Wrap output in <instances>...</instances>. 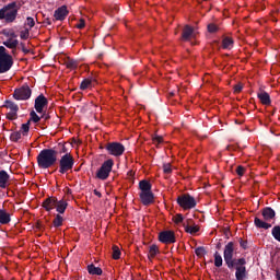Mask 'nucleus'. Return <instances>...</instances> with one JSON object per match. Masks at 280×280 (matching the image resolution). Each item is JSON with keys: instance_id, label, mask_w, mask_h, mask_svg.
<instances>
[{"instance_id": "f8f14e48", "label": "nucleus", "mask_w": 280, "mask_h": 280, "mask_svg": "<svg viewBox=\"0 0 280 280\" xmlns=\"http://www.w3.org/2000/svg\"><path fill=\"white\" fill-rule=\"evenodd\" d=\"M4 108L9 109V113L7 114V117L11 120L16 119L18 113H19V105L12 101H5Z\"/></svg>"}, {"instance_id": "f3484780", "label": "nucleus", "mask_w": 280, "mask_h": 280, "mask_svg": "<svg viewBox=\"0 0 280 280\" xmlns=\"http://www.w3.org/2000/svg\"><path fill=\"white\" fill-rule=\"evenodd\" d=\"M196 31H194V27L186 25L182 33V40H191V38H195Z\"/></svg>"}, {"instance_id": "c756f323", "label": "nucleus", "mask_w": 280, "mask_h": 280, "mask_svg": "<svg viewBox=\"0 0 280 280\" xmlns=\"http://www.w3.org/2000/svg\"><path fill=\"white\" fill-rule=\"evenodd\" d=\"M271 235H272V237H275V240H277V242H280V226L279 225L273 226V229L271 231Z\"/></svg>"}, {"instance_id": "412c9836", "label": "nucleus", "mask_w": 280, "mask_h": 280, "mask_svg": "<svg viewBox=\"0 0 280 280\" xmlns=\"http://www.w3.org/2000/svg\"><path fill=\"white\" fill-rule=\"evenodd\" d=\"M67 207H69V203L67 202V200L61 199V200H57L55 209L59 213H65V211H67Z\"/></svg>"}, {"instance_id": "4c0bfd02", "label": "nucleus", "mask_w": 280, "mask_h": 280, "mask_svg": "<svg viewBox=\"0 0 280 280\" xmlns=\"http://www.w3.org/2000/svg\"><path fill=\"white\" fill-rule=\"evenodd\" d=\"M31 121H34V124H38V121H40V117L36 115V112H31Z\"/></svg>"}, {"instance_id": "7c9ffc66", "label": "nucleus", "mask_w": 280, "mask_h": 280, "mask_svg": "<svg viewBox=\"0 0 280 280\" xmlns=\"http://www.w3.org/2000/svg\"><path fill=\"white\" fill-rule=\"evenodd\" d=\"M20 132L23 135V137H26V135L30 132V121L22 124Z\"/></svg>"}, {"instance_id": "393cba45", "label": "nucleus", "mask_w": 280, "mask_h": 280, "mask_svg": "<svg viewBox=\"0 0 280 280\" xmlns=\"http://www.w3.org/2000/svg\"><path fill=\"white\" fill-rule=\"evenodd\" d=\"M88 272L89 275H96L97 277H100L102 275V268L95 267V265H89Z\"/></svg>"}, {"instance_id": "bb28decb", "label": "nucleus", "mask_w": 280, "mask_h": 280, "mask_svg": "<svg viewBox=\"0 0 280 280\" xmlns=\"http://www.w3.org/2000/svg\"><path fill=\"white\" fill-rule=\"evenodd\" d=\"M222 264H223L222 255H220V253L215 252L214 253V266L217 268H222Z\"/></svg>"}, {"instance_id": "49530a36", "label": "nucleus", "mask_w": 280, "mask_h": 280, "mask_svg": "<svg viewBox=\"0 0 280 280\" xmlns=\"http://www.w3.org/2000/svg\"><path fill=\"white\" fill-rule=\"evenodd\" d=\"M84 25H85L84 20H80V22L77 24V27L79 30H82V28H84Z\"/></svg>"}, {"instance_id": "473e14b6", "label": "nucleus", "mask_w": 280, "mask_h": 280, "mask_svg": "<svg viewBox=\"0 0 280 280\" xmlns=\"http://www.w3.org/2000/svg\"><path fill=\"white\" fill-rule=\"evenodd\" d=\"M2 34L8 38H16V33H14L12 30H3Z\"/></svg>"}, {"instance_id": "f03ea898", "label": "nucleus", "mask_w": 280, "mask_h": 280, "mask_svg": "<svg viewBox=\"0 0 280 280\" xmlns=\"http://www.w3.org/2000/svg\"><path fill=\"white\" fill-rule=\"evenodd\" d=\"M58 161V151L54 149H44L37 155V164L40 170H49L52 165H56Z\"/></svg>"}, {"instance_id": "1a4fd4ad", "label": "nucleus", "mask_w": 280, "mask_h": 280, "mask_svg": "<svg viewBox=\"0 0 280 280\" xmlns=\"http://www.w3.org/2000/svg\"><path fill=\"white\" fill-rule=\"evenodd\" d=\"M177 205H179V207H182L184 211H189L191 209H195L197 202H196V198L186 194L177 198Z\"/></svg>"}, {"instance_id": "79ce46f5", "label": "nucleus", "mask_w": 280, "mask_h": 280, "mask_svg": "<svg viewBox=\"0 0 280 280\" xmlns=\"http://www.w3.org/2000/svg\"><path fill=\"white\" fill-rule=\"evenodd\" d=\"M195 253L198 257H201V255H205V247L196 248Z\"/></svg>"}, {"instance_id": "8fccbe9b", "label": "nucleus", "mask_w": 280, "mask_h": 280, "mask_svg": "<svg viewBox=\"0 0 280 280\" xmlns=\"http://www.w3.org/2000/svg\"><path fill=\"white\" fill-rule=\"evenodd\" d=\"M94 194H95V196H98V198L102 197V192H100V191H97V190H94Z\"/></svg>"}, {"instance_id": "3c124183", "label": "nucleus", "mask_w": 280, "mask_h": 280, "mask_svg": "<svg viewBox=\"0 0 280 280\" xmlns=\"http://www.w3.org/2000/svg\"><path fill=\"white\" fill-rule=\"evenodd\" d=\"M278 280H280V273H279V276H278Z\"/></svg>"}, {"instance_id": "a19ab883", "label": "nucleus", "mask_w": 280, "mask_h": 280, "mask_svg": "<svg viewBox=\"0 0 280 280\" xmlns=\"http://www.w3.org/2000/svg\"><path fill=\"white\" fill-rule=\"evenodd\" d=\"M153 143H156L158 145H159V143H163V137L154 136L153 137Z\"/></svg>"}, {"instance_id": "f257e3e1", "label": "nucleus", "mask_w": 280, "mask_h": 280, "mask_svg": "<svg viewBox=\"0 0 280 280\" xmlns=\"http://www.w3.org/2000/svg\"><path fill=\"white\" fill-rule=\"evenodd\" d=\"M235 254V244L229 242L223 252V259L230 270L235 268V279L246 280L248 279V271L246 270V258H233Z\"/></svg>"}, {"instance_id": "de8ad7c7", "label": "nucleus", "mask_w": 280, "mask_h": 280, "mask_svg": "<svg viewBox=\"0 0 280 280\" xmlns=\"http://www.w3.org/2000/svg\"><path fill=\"white\" fill-rule=\"evenodd\" d=\"M21 45H22V51L24 54H30V49H27L24 44H21Z\"/></svg>"}, {"instance_id": "ddd939ff", "label": "nucleus", "mask_w": 280, "mask_h": 280, "mask_svg": "<svg viewBox=\"0 0 280 280\" xmlns=\"http://www.w3.org/2000/svg\"><path fill=\"white\" fill-rule=\"evenodd\" d=\"M159 241L162 244H174L176 242V235L174 231H163L159 234Z\"/></svg>"}, {"instance_id": "dca6fc26", "label": "nucleus", "mask_w": 280, "mask_h": 280, "mask_svg": "<svg viewBox=\"0 0 280 280\" xmlns=\"http://www.w3.org/2000/svg\"><path fill=\"white\" fill-rule=\"evenodd\" d=\"M68 14L69 10L67 9V5H62L55 11L54 18L56 21H65Z\"/></svg>"}, {"instance_id": "0eeeda50", "label": "nucleus", "mask_w": 280, "mask_h": 280, "mask_svg": "<svg viewBox=\"0 0 280 280\" xmlns=\"http://www.w3.org/2000/svg\"><path fill=\"white\" fill-rule=\"evenodd\" d=\"M73 165H75V160H73V155L71 153H66L59 160V174H67L73 170Z\"/></svg>"}, {"instance_id": "5701e85b", "label": "nucleus", "mask_w": 280, "mask_h": 280, "mask_svg": "<svg viewBox=\"0 0 280 280\" xmlns=\"http://www.w3.org/2000/svg\"><path fill=\"white\" fill-rule=\"evenodd\" d=\"M10 213L5 212V210H0V224H10Z\"/></svg>"}, {"instance_id": "2f4dec72", "label": "nucleus", "mask_w": 280, "mask_h": 280, "mask_svg": "<svg viewBox=\"0 0 280 280\" xmlns=\"http://www.w3.org/2000/svg\"><path fill=\"white\" fill-rule=\"evenodd\" d=\"M22 135L23 133L21 131H14L11 133L10 139H11V141L16 142V141L21 140Z\"/></svg>"}, {"instance_id": "58836bf2", "label": "nucleus", "mask_w": 280, "mask_h": 280, "mask_svg": "<svg viewBox=\"0 0 280 280\" xmlns=\"http://www.w3.org/2000/svg\"><path fill=\"white\" fill-rule=\"evenodd\" d=\"M67 67L68 69H75V67H78V62H75L74 60H69L67 62Z\"/></svg>"}, {"instance_id": "6e6552de", "label": "nucleus", "mask_w": 280, "mask_h": 280, "mask_svg": "<svg viewBox=\"0 0 280 280\" xmlns=\"http://www.w3.org/2000/svg\"><path fill=\"white\" fill-rule=\"evenodd\" d=\"M113 165H115V162L112 159L105 161L96 172V177L100 180H106L110 176V172H113Z\"/></svg>"}, {"instance_id": "4be33fe9", "label": "nucleus", "mask_w": 280, "mask_h": 280, "mask_svg": "<svg viewBox=\"0 0 280 280\" xmlns=\"http://www.w3.org/2000/svg\"><path fill=\"white\" fill-rule=\"evenodd\" d=\"M4 47H8V49H16L19 47V39L9 38L3 43Z\"/></svg>"}, {"instance_id": "a211bd4d", "label": "nucleus", "mask_w": 280, "mask_h": 280, "mask_svg": "<svg viewBox=\"0 0 280 280\" xmlns=\"http://www.w3.org/2000/svg\"><path fill=\"white\" fill-rule=\"evenodd\" d=\"M10 185V174L4 170L0 171V189H5Z\"/></svg>"}, {"instance_id": "c85d7f7f", "label": "nucleus", "mask_w": 280, "mask_h": 280, "mask_svg": "<svg viewBox=\"0 0 280 280\" xmlns=\"http://www.w3.org/2000/svg\"><path fill=\"white\" fill-rule=\"evenodd\" d=\"M91 84H92V80H91V79H84V80L81 82L80 89H81L82 91H86V89H91Z\"/></svg>"}, {"instance_id": "c03bdc74", "label": "nucleus", "mask_w": 280, "mask_h": 280, "mask_svg": "<svg viewBox=\"0 0 280 280\" xmlns=\"http://www.w3.org/2000/svg\"><path fill=\"white\" fill-rule=\"evenodd\" d=\"M208 32H218V26H215V24H209L208 25Z\"/></svg>"}, {"instance_id": "ea45409f", "label": "nucleus", "mask_w": 280, "mask_h": 280, "mask_svg": "<svg viewBox=\"0 0 280 280\" xmlns=\"http://www.w3.org/2000/svg\"><path fill=\"white\" fill-rule=\"evenodd\" d=\"M163 170H164V174H172V165L171 164H164Z\"/></svg>"}, {"instance_id": "39448f33", "label": "nucleus", "mask_w": 280, "mask_h": 280, "mask_svg": "<svg viewBox=\"0 0 280 280\" xmlns=\"http://www.w3.org/2000/svg\"><path fill=\"white\" fill-rule=\"evenodd\" d=\"M19 15V8L16 2H11L0 9V21H5V23H14L16 16Z\"/></svg>"}, {"instance_id": "9b49d317", "label": "nucleus", "mask_w": 280, "mask_h": 280, "mask_svg": "<svg viewBox=\"0 0 280 280\" xmlns=\"http://www.w3.org/2000/svg\"><path fill=\"white\" fill-rule=\"evenodd\" d=\"M13 97L22 101L30 100L32 97V89H30V85H23L14 91Z\"/></svg>"}, {"instance_id": "b1692460", "label": "nucleus", "mask_w": 280, "mask_h": 280, "mask_svg": "<svg viewBox=\"0 0 280 280\" xmlns=\"http://www.w3.org/2000/svg\"><path fill=\"white\" fill-rule=\"evenodd\" d=\"M233 45H234L233 38H231V37L223 38V40H222L223 49H233Z\"/></svg>"}, {"instance_id": "09e8293b", "label": "nucleus", "mask_w": 280, "mask_h": 280, "mask_svg": "<svg viewBox=\"0 0 280 280\" xmlns=\"http://www.w3.org/2000/svg\"><path fill=\"white\" fill-rule=\"evenodd\" d=\"M246 246H247V243L244 242V241H241V247L244 248V249H246Z\"/></svg>"}, {"instance_id": "e433bc0d", "label": "nucleus", "mask_w": 280, "mask_h": 280, "mask_svg": "<svg viewBox=\"0 0 280 280\" xmlns=\"http://www.w3.org/2000/svg\"><path fill=\"white\" fill-rule=\"evenodd\" d=\"M26 27H28V30H32V27H34V25H36V22L34 21V18H27L26 22H25Z\"/></svg>"}, {"instance_id": "aec40b11", "label": "nucleus", "mask_w": 280, "mask_h": 280, "mask_svg": "<svg viewBox=\"0 0 280 280\" xmlns=\"http://www.w3.org/2000/svg\"><path fill=\"white\" fill-rule=\"evenodd\" d=\"M258 100L264 104L265 106H270V94H268L266 91H260L257 94Z\"/></svg>"}, {"instance_id": "c9c22d12", "label": "nucleus", "mask_w": 280, "mask_h": 280, "mask_svg": "<svg viewBox=\"0 0 280 280\" xmlns=\"http://www.w3.org/2000/svg\"><path fill=\"white\" fill-rule=\"evenodd\" d=\"M184 220H185V218L183 217V214H176V215L173 218V221H174L176 224H185Z\"/></svg>"}, {"instance_id": "9d476101", "label": "nucleus", "mask_w": 280, "mask_h": 280, "mask_svg": "<svg viewBox=\"0 0 280 280\" xmlns=\"http://www.w3.org/2000/svg\"><path fill=\"white\" fill-rule=\"evenodd\" d=\"M106 150L112 156H121L126 152V148L119 142H109L106 145Z\"/></svg>"}, {"instance_id": "37998d69", "label": "nucleus", "mask_w": 280, "mask_h": 280, "mask_svg": "<svg viewBox=\"0 0 280 280\" xmlns=\"http://www.w3.org/2000/svg\"><path fill=\"white\" fill-rule=\"evenodd\" d=\"M242 89H244V86L242 85V83H238L234 86V93H242Z\"/></svg>"}, {"instance_id": "423d86ee", "label": "nucleus", "mask_w": 280, "mask_h": 280, "mask_svg": "<svg viewBox=\"0 0 280 280\" xmlns=\"http://www.w3.org/2000/svg\"><path fill=\"white\" fill-rule=\"evenodd\" d=\"M14 65V59L8 54L5 47L0 46V74L8 73Z\"/></svg>"}, {"instance_id": "f704fd0d", "label": "nucleus", "mask_w": 280, "mask_h": 280, "mask_svg": "<svg viewBox=\"0 0 280 280\" xmlns=\"http://www.w3.org/2000/svg\"><path fill=\"white\" fill-rule=\"evenodd\" d=\"M20 37L22 38V40H27V38H30V28L21 31Z\"/></svg>"}, {"instance_id": "4468645a", "label": "nucleus", "mask_w": 280, "mask_h": 280, "mask_svg": "<svg viewBox=\"0 0 280 280\" xmlns=\"http://www.w3.org/2000/svg\"><path fill=\"white\" fill-rule=\"evenodd\" d=\"M49 102L47 101V97L45 95L40 94L35 98V110L36 113H43L45 109V106H47Z\"/></svg>"}, {"instance_id": "6ab92c4d", "label": "nucleus", "mask_w": 280, "mask_h": 280, "mask_svg": "<svg viewBox=\"0 0 280 280\" xmlns=\"http://www.w3.org/2000/svg\"><path fill=\"white\" fill-rule=\"evenodd\" d=\"M58 199L55 197H49L47 199H45V201L43 202V207L44 209H46L47 211H54V209H56V203H57Z\"/></svg>"}, {"instance_id": "7ed1b4c3", "label": "nucleus", "mask_w": 280, "mask_h": 280, "mask_svg": "<svg viewBox=\"0 0 280 280\" xmlns=\"http://www.w3.org/2000/svg\"><path fill=\"white\" fill-rule=\"evenodd\" d=\"M139 196H140V202L144 205V207H148L154 202V192H152V184L148 180H141L139 183Z\"/></svg>"}, {"instance_id": "20e7f679", "label": "nucleus", "mask_w": 280, "mask_h": 280, "mask_svg": "<svg viewBox=\"0 0 280 280\" xmlns=\"http://www.w3.org/2000/svg\"><path fill=\"white\" fill-rule=\"evenodd\" d=\"M261 215L265 221L259 218H255V220H254L255 226L257 229H265V231H268V229H272V224H270L268 222H270L271 220H275V215H277L275 210L270 207H267V208L262 209Z\"/></svg>"}, {"instance_id": "72a5a7b5", "label": "nucleus", "mask_w": 280, "mask_h": 280, "mask_svg": "<svg viewBox=\"0 0 280 280\" xmlns=\"http://www.w3.org/2000/svg\"><path fill=\"white\" fill-rule=\"evenodd\" d=\"M121 257V252L119 250V247L114 246L113 247V259H119Z\"/></svg>"}, {"instance_id": "a18cd8bd", "label": "nucleus", "mask_w": 280, "mask_h": 280, "mask_svg": "<svg viewBox=\"0 0 280 280\" xmlns=\"http://www.w3.org/2000/svg\"><path fill=\"white\" fill-rule=\"evenodd\" d=\"M244 172H245V168H244L243 166H237V168H236V174H237L238 176H242V175L244 174Z\"/></svg>"}, {"instance_id": "2eb2a0df", "label": "nucleus", "mask_w": 280, "mask_h": 280, "mask_svg": "<svg viewBox=\"0 0 280 280\" xmlns=\"http://www.w3.org/2000/svg\"><path fill=\"white\" fill-rule=\"evenodd\" d=\"M183 226L186 233H189L190 235H196V233L200 231V228H198V225H196V223H194L190 219L186 220L183 223Z\"/></svg>"}, {"instance_id": "a878e982", "label": "nucleus", "mask_w": 280, "mask_h": 280, "mask_svg": "<svg viewBox=\"0 0 280 280\" xmlns=\"http://www.w3.org/2000/svg\"><path fill=\"white\" fill-rule=\"evenodd\" d=\"M156 255H159V246L151 245L149 247V255H148L149 259H154Z\"/></svg>"}, {"instance_id": "cd10ccee", "label": "nucleus", "mask_w": 280, "mask_h": 280, "mask_svg": "<svg viewBox=\"0 0 280 280\" xmlns=\"http://www.w3.org/2000/svg\"><path fill=\"white\" fill-rule=\"evenodd\" d=\"M63 222H65V218H62V215L60 214H56L52 221V224L56 229H58Z\"/></svg>"}]
</instances>
